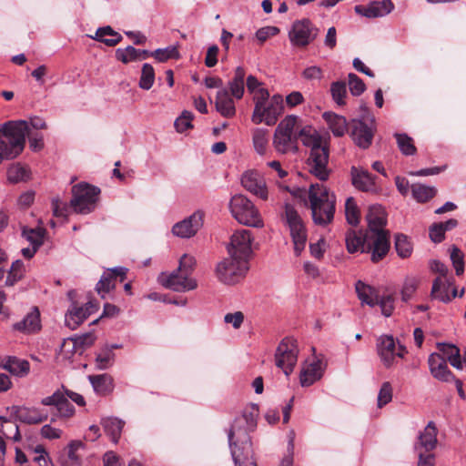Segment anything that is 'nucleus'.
<instances>
[{
    "label": "nucleus",
    "mask_w": 466,
    "mask_h": 466,
    "mask_svg": "<svg viewBox=\"0 0 466 466\" xmlns=\"http://www.w3.org/2000/svg\"><path fill=\"white\" fill-rule=\"evenodd\" d=\"M299 137L302 144L310 149L306 161L308 172L320 181H326L330 174L328 166L329 150L327 138L309 126L302 127L299 131Z\"/></svg>",
    "instance_id": "f257e3e1"
},
{
    "label": "nucleus",
    "mask_w": 466,
    "mask_h": 466,
    "mask_svg": "<svg viewBox=\"0 0 466 466\" xmlns=\"http://www.w3.org/2000/svg\"><path fill=\"white\" fill-rule=\"evenodd\" d=\"M369 232L367 239L369 249L371 251V260L378 262L386 256L390 249V234L384 229L387 223V213L380 205H372L370 207L366 215Z\"/></svg>",
    "instance_id": "f03ea898"
},
{
    "label": "nucleus",
    "mask_w": 466,
    "mask_h": 466,
    "mask_svg": "<svg viewBox=\"0 0 466 466\" xmlns=\"http://www.w3.org/2000/svg\"><path fill=\"white\" fill-rule=\"evenodd\" d=\"M336 197L322 184H311L308 190L307 205L311 210L313 222L326 226L332 222L335 214Z\"/></svg>",
    "instance_id": "7ed1b4c3"
},
{
    "label": "nucleus",
    "mask_w": 466,
    "mask_h": 466,
    "mask_svg": "<svg viewBox=\"0 0 466 466\" xmlns=\"http://www.w3.org/2000/svg\"><path fill=\"white\" fill-rule=\"evenodd\" d=\"M28 124L25 120L7 121L0 126V157L15 158L24 149Z\"/></svg>",
    "instance_id": "20e7f679"
},
{
    "label": "nucleus",
    "mask_w": 466,
    "mask_h": 466,
    "mask_svg": "<svg viewBox=\"0 0 466 466\" xmlns=\"http://www.w3.org/2000/svg\"><path fill=\"white\" fill-rule=\"evenodd\" d=\"M284 111V102L281 95H273L260 92V96L254 102V109L251 120L254 124L264 123L267 126H274Z\"/></svg>",
    "instance_id": "39448f33"
},
{
    "label": "nucleus",
    "mask_w": 466,
    "mask_h": 466,
    "mask_svg": "<svg viewBox=\"0 0 466 466\" xmlns=\"http://www.w3.org/2000/svg\"><path fill=\"white\" fill-rule=\"evenodd\" d=\"M231 455L236 466H257L250 438L246 430L234 424L228 432Z\"/></svg>",
    "instance_id": "423d86ee"
},
{
    "label": "nucleus",
    "mask_w": 466,
    "mask_h": 466,
    "mask_svg": "<svg viewBox=\"0 0 466 466\" xmlns=\"http://www.w3.org/2000/svg\"><path fill=\"white\" fill-rule=\"evenodd\" d=\"M228 207L231 215L238 223L257 228L264 227L259 210L245 195H234L229 200Z\"/></svg>",
    "instance_id": "0eeeda50"
},
{
    "label": "nucleus",
    "mask_w": 466,
    "mask_h": 466,
    "mask_svg": "<svg viewBox=\"0 0 466 466\" xmlns=\"http://www.w3.org/2000/svg\"><path fill=\"white\" fill-rule=\"evenodd\" d=\"M298 116L289 115L285 116L278 125L273 136V147L279 154L297 152V141L299 138L295 133Z\"/></svg>",
    "instance_id": "6e6552de"
},
{
    "label": "nucleus",
    "mask_w": 466,
    "mask_h": 466,
    "mask_svg": "<svg viewBox=\"0 0 466 466\" xmlns=\"http://www.w3.org/2000/svg\"><path fill=\"white\" fill-rule=\"evenodd\" d=\"M71 206L76 213L87 214L96 206L100 189L87 183H79L72 188Z\"/></svg>",
    "instance_id": "1a4fd4ad"
},
{
    "label": "nucleus",
    "mask_w": 466,
    "mask_h": 466,
    "mask_svg": "<svg viewBox=\"0 0 466 466\" xmlns=\"http://www.w3.org/2000/svg\"><path fill=\"white\" fill-rule=\"evenodd\" d=\"M377 354L387 369L396 363L397 359H403L407 354L406 348L400 344L391 335H381L376 342Z\"/></svg>",
    "instance_id": "9d476101"
},
{
    "label": "nucleus",
    "mask_w": 466,
    "mask_h": 466,
    "mask_svg": "<svg viewBox=\"0 0 466 466\" xmlns=\"http://www.w3.org/2000/svg\"><path fill=\"white\" fill-rule=\"evenodd\" d=\"M318 35L319 28L308 18L294 21L288 32L290 45L296 48L308 46Z\"/></svg>",
    "instance_id": "9b49d317"
},
{
    "label": "nucleus",
    "mask_w": 466,
    "mask_h": 466,
    "mask_svg": "<svg viewBox=\"0 0 466 466\" xmlns=\"http://www.w3.org/2000/svg\"><path fill=\"white\" fill-rule=\"evenodd\" d=\"M298 341L290 337L283 339L275 352V364L286 376L291 374L298 361Z\"/></svg>",
    "instance_id": "f8f14e48"
},
{
    "label": "nucleus",
    "mask_w": 466,
    "mask_h": 466,
    "mask_svg": "<svg viewBox=\"0 0 466 466\" xmlns=\"http://www.w3.org/2000/svg\"><path fill=\"white\" fill-rule=\"evenodd\" d=\"M248 270V261L232 258L219 262L216 268L218 279L225 284H235L244 278Z\"/></svg>",
    "instance_id": "ddd939ff"
},
{
    "label": "nucleus",
    "mask_w": 466,
    "mask_h": 466,
    "mask_svg": "<svg viewBox=\"0 0 466 466\" xmlns=\"http://www.w3.org/2000/svg\"><path fill=\"white\" fill-rule=\"evenodd\" d=\"M285 213L287 225L289 228V234L293 243L294 254L299 257L305 249L308 241L306 227L301 218L293 208L287 207Z\"/></svg>",
    "instance_id": "4468645a"
},
{
    "label": "nucleus",
    "mask_w": 466,
    "mask_h": 466,
    "mask_svg": "<svg viewBox=\"0 0 466 466\" xmlns=\"http://www.w3.org/2000/svg\"><path fill=\"white\" fill-rule=\"evenodd\" d=\"M254 237L248 229L236 230L230 237L228 252L232 258H239L248 261L252 254Z\"/></svg>",
    "instance_id": "2eb2a0df"
},
{
    "label": "nucleus",
    "mask_w": 466,
    "mask_h": 466,
    "mask_svg": "<svg viewBox=\"0 0 466 466\" xmlns=\"http://www.w3.org/2000/svg\"><path fill=\"white\" fill-rule=\"evenodd\" d=\"M241 186L256 198L267 201L269 198L264 177L255 169L246 170L240 177Z\"/></svg>",
    "instance_id": "dca6fc26"
},
{
    "label": "nucleus",
    "mask_w": 466,
    "mask_h": 466,
    "mask_svg": "<svg viewBox=\"0 0 466 466\" xmlns=\"http://www.w3.org/2000/svg\"><path fill=\"white\" fill-rule=\"evenodd\" d=\"M157 280L163 287L178 292L188 291L197 288V281L190 278L189 274L178 271V268L170 274L162 272Z\"/></svg>",
    "instance_id": "f3484780"
},
{
    "label": "nucleus",
    "mask_w": 466,
    "mask_h": 466,
    "mask_svg": "<svg viewBox=\"0 0 466 466\" xmlns=\"http://www.w3.org/2000/svg\"><path fill=\"white\" fill-rule=\"evenodd\" d=\"M204 223V212L195 211L185 219L176 223L172 228L175 236L181 238H189L197 234Z\"/></svg>",
    "instance_id": "a211bd4d"
},
{
    "label": "nucleus",
    "mask_w": 466,
    "mask_h": 466,
    "mask_svg": "<svg viewBox=\"0 0 466 466\" xmlns=\"http://www.w3.org/2000/svg\"><path fill=\"white\" fill-rule=\"evenodd\" d=\"M367 120H370L371 126L369 127L364 121H354L353 128L351 131V137L355 144L362 148H368L372 142L375 131V117L368 113Z\"/></svg>",
    "instance_id": "6ab92c4d"
},
{
    "label": "nucleus",
    "mask_w": 466,
    "mask_h": 466,
    "mask_svg": "<svg viewBox=\"0 0 466 466\" xmlns=\"http://www.w3.org/2000/svg\"><path fill=\"white\" fill-rule=\"evenodd\" d=\"M127 272V268L124 267H116L104 272L96 286V289L100 297L105 299L106 296L115 289L118 278L120 282L126 279Z\"/></svg>",
    "instance_id": "aec40b11"
},
{
    "label": "nucleus",
    "mask_w": 466,
    "mask_h": 466,
    "mask_svg": "<svg viewBox=\"0 0 466 466\" xmlns=\"http://www.w3.org/2000/svg\"><path fill=\"white\" fill-rule=\"evenodd\" d=\"M96 310V306L92 302L86 303L83 307L73 306L68 309L65 317L66 325L72 330L82 324L89 315Z\"/></svg>",
    "instance_id": "412c9836"
},
{
    "label": "nucleus",
    "mask_w": 466,
    "mask_h": 466,
    "mask_svg": "<svg viewBox=\"0 0 466 466\" xmlns=\"http://www.w3.org/2000/svg\"><path fill=\"white\" fill-rule=\"evenodd\" d=\"M429 368L431 375L441 381H451L453 374L448 368L447 360L440 353H431L428 359Z\"/></svg>",
    "instance_id": "4be33fe9"
},
{
    "label": "nucleus",
    "mask_w": 466,
    "mask_h": 466,
    "mask_svg": "<svg viewBox=\"0 0 466 466\" xmlns=\"http://www.w3.org/2000/svg\"><path fill=\"white\" fill-rule=\"evenodd\" d=\"M457 296V290L452 287L449 278H436L432 283L431 297L441 302H450Z\"/></svg>",
    "instance_id": "5701e85b"
},
{
    "label": "nucleus",
    "mask_w": 466,
    "mask_h": 466,
    "mask_svg": "<svg viewBox=\"0 0 466 466\" xmlns=\"http://www.w3.org/2000/svg\"><path fill=\"white\" fill-rule=\"evenodd\" d=\"M13 329L25 334L36 333L41 329L40 312L36 307L19 321L13 324Z\"/></svg>",
    "instance_id": "b1692460"
},
{
    "label": "nucleus",
    "mask_w": 466,
    "mask_h": 466,
    "mask_svg": "<svg viewBox=\"0 0 466 466\" xmlns=\"http://www.w3.org/2000/svg\"><path fill=\"white\" fill-rule=\"evenodd\" d=\"M438 429L433 421H430L424 430L419 434L416 451L423 450L426 452L433 451L438 443Z\"/></svg>",
    "instance_id": "393cba45"
},
{
    "label": "nucleus",
    "mask_w": 466,
    "mask_h": 466,
    "mask_svg": "<svg viewBox=\"0 0 466 466\" xmlns=\"http://www.w3.org/2000/svg\"><path fill=\"white\" fill-rule=\"evenodd\" d=\"M215 106L217 111L224 117L231 118L236 115L234 97L226 88H221L217 92Z\"/></svg>",
    "instance_id": "a878e982"
},
{
    "label": "nucleus",
    "mask_w": 466,
    "mask_h": 466,
    "mask_svg": "<svg viewBox=\"0 0 466 466\" xmlns=\"http://www.w3.org/2000/svg\"><path fill=\"white\" fill-rule=\"evenodd\" d=\"M352 185L359 190L370 192L375 189V177L366 169L352 167L350 169Z\"/></svg>",
    "instance_id": "bb28decb"
},
{
    "label": "nucleus",
    "mask_w": 466,
    "mask_h": 466,
    "mask_svg": "<svg viewBox=\"0 0 466 466\" xmlns=\"http://www.w3.org/2000/svg\"><path fill=\"white\" fill-rule=\"evenodd\" d=\"M323 374L322 364L319 360L306 362L299 375V381L302 387H309L319 380Z\"/></svg>",
    "instance_id": "cd10ccee"
},
{
    "label": "nucleus",
    "mask_w": 466,
    "mask_h": 466,
    "mask_svg": "<svg viewBox=\"0 0 466 466\" xmlns=\"http://www.w3.org/2000/svg\"><path fill=\"white\" fill-rule=\"evenodd\" d=\"M88 380L94 391L98 395L106 396L114 390V380L112 376L107 373L89 375Z\"/></svg>",
    "instance_id": "c85d7f7f"
},
{
    "label": "nucleus",
    "mask_w": 466,
    "mask_h": 466,
    "mask_svg": "<svg viewBox=\"0 0 466 466\" xmlns=\"http://www.w3.org/2000/svg\"><path fill=\"white\" fill-rule=\"evenodd\" d=\"M17 418L27 424H38L47 420V413L38 408L22 407L17 410Z\"/></svg>",
    "instance_id": "c756f323"
},
{
    "label": "nucleus",
    "mask_w": 466,
    "mask_h": 466,
    "mask_svg": "<svg viewBox=\"0 0 466 466\" xmlns=\"http://www.w3.org/2000/svg\"><path fill=\"white\" fill-rule=\"evenodd\" d=\"M149 56V51L137 49L131 46L126 48H117L116 50V57L124 64L133 61L146 59Z\"/></svg>",
    "instance_id": "7c9ffc66"
},
{
    "label": "nucleus",
    "mask_w": 466,
    "mask_h": 466,
    "mask_svg": "<svg viewBox=\"0 0 466 466\" xmlns=\"http://www.w3.org/2000/svg\"><path fill=\"white\" fill-rule=\"evenodd\" d=\"M323 118L334 136L342 137L347 132L348 123L344 116L331 112H325Z\"/></svg>",
    "instance_id": "2f4dec72"
},
{
    "label": "nucleus",
    "mask_w": 466,
    "mask_h": 466,
    "mask_svg": "<svg viewBox=\"0 0 466 466\" xmlns=\"http://www.w3.org/2000/svg\"><path fill=\"white\" fill-rule=\"evenodd\" d=\"M245 70L241 66L235 69L233 78L228 82L229 94L236 99L243 97L245 92Z\"/></svg>",
    "instance_id": "473e14b6"
},
{
    "label": "nucleus",
    "mask_w": 466,
    "mask_h": 466,
    "mask_svg": "<svg viewBox=\"0 0 466 466\" xmlns=\"http://www.w3.org/2000/svg\"><path fill=\"white\" fill-rule=\"evenodd\" d=\"M355 289L361 303H365L370 307H374L378 304L379 295L374 288L359 280L355 285Z\"/></svg>",
    "instance_id": "72a5a7b5"
},
{
    "label": "nucleus",
    "mask_w": 466,
    "mask_h": 466,
    "mask_svg": "<svg viewBox=\"0 0 466 466\" xmlns=\"http://www.w3.org/2000/svg\"><path fill=\"white\" fill-rule=\"evenodd\" d=\"M269 141L268 130L262 127H257L252 130V144L254 150L259 156L267 153Z\"/></svg>",
    "instance_id": "f704fd0d"
},
{
    "label": "nucleus",
    "mask_w": 466,
    "mask_h": 466,
    "mask_svg": "<svg viewBox=\"0 0 466 466\" xmlns=\"http://www.w3.org/2000/svg\"><path fill=\"white\" fill-rule=\"evenodd\" d=\"M102 426L105 432L110 437L114 443H117L125 422L115 417H109L102 420Z\"/></svg>",
    "instance_id": "c9c22d12"
},
{
    "label": "nucleus",
    "mask_w": 466,
    "mask_h": 466,
    "mask_svg": "<svg viewBox=\"0 0 466 466\" xmlns=\"http://www.w3.org/2000/svg\"><path fill=\"white\" fill-rule=\"evenodd\" d=\"M92 38L104 43L107 46H115L122 40V35L114 31L111 26L100 27L96 30L95 36Z\"/></svg>",
    "instance_id": "e433bc0d"
},
{
    "label": "nucleus",
    "mask_w": 466,
    "mask_h": 466,
    "mask_svg": "<svg viewBox=\"0 0 466 466\" xmlns=\"http://www.w3.org/2000/svg\"><path fill=\"white\" fill-rule=\"evenodd\" d=\"M438 349L446 357L447 360H449L453 368L462 370V362L459 348L453 344L439 343Z\"/></svg>",
    "instance_id": "4c0bfd02"
},
{
    "label": "nucleus",
    "mask_w": 466,
    "mask_h": 466,
    "mask_svg": "<svg viewBox=\"0 0 466 466\" xmlns=\"http://www.w3.org/2000/svg\"><path fill=\"white\" fill-rule=\"evenodd\" d=\"M3 368L15 376L23 377L29 372L30 364L27 360L9 357L3 365Z\"/></svg>",
    "instance_id": "58836bf2"
},
{
    "label": "nucleus",
    "mask_w": 466,
    "mask_h": 466,
    "mask_svg": "<svg viewBox=\"0 0 466 466\" xmlns=\"http://www.w3.org/2000/svg\"><path fill=\"white\" fill-rule=\"evenodd\" d=\"M346 247H347V250L350 252V253H355V252H358V251H361V252H364L365 251V242L368 241V244L370 243L368 239H367V237L364 238L361 235V233H357L356 231L354 230H351V231H349L346 235ZM368 251L369 252H371L369 248H368Z\"/></svg>",
    "instance_id": "ea45409f"
},
{
    "label": "nucleus",
    "mask_w": 466,
    "mask_h": 466,
    "mask_svg": "<svg viewBox=\"0 0 466 466\" xmlns=\"http://www.w3.org/2000/svg\"><path fill=\"white\" fill-rule=\"evenodd\" d=\"M394 8L390 0L373 1L368 5L370 18L381 17L390 14Z\"/></svg>",
    "instance_id": "a19ab883"
},
{
    "label": "nucleus",
    "mask_w": 466,
    "mask_h": 466,
    "mask_svg": "<svg viewBox=\"0 0 466 466\" xmlns=\"http://www.w3.org/2000/svg\"><path fill=\"white\" fill-rule=\"evenodd\" d=\"M411 194L418 202H426L436 195V188L424 184L416 183L410 186Z\"/></svg>",
    "instance_id": "79ce46f5"
},
{
    "label": "nucleus",
    "mask_w": 466,
    "mask_h": 466,
    "mask_svg": "<svg viewBox=\"0 0 466 466\" xmlns=\"http://www.w3.org/2000/svg\"><path fill=\"white\" fill-rule=\"evenodd\" d=\"M400 151L405 156H413L416 153V147L413 139L405 133H396L394 135Z\"/></svg>",
    "instance_id": "37998d69"
},
{
    "label": "nucleus",
    "mask_w": 466,
    "mask_h": 466,
    "mask_svg": "<svg viewBox=\"0 0 466 466\" xmlns=\"http://www.w3.org/2000/svg\"><path fill=\"white\" fill-rule=\"evenodd\" d=\"M76 353L82 354L83 351L77 347L73 338L64 339L61 347L59 356L63 360L71 361Z\"/></svg>",
    "instance_id": "c03bdc74"
},
{
    "label": "nucleus",
    "mask_w": 466,
    "mask_h": 466,
    "mask_svg": "<svg viewBox=\"0 0 466 466\" xmlns=\"http://www.w3.org/2000/svg\"><path fill=\"white\" fill-rule=\"evenodd\" d=\"M149 56H154L158 62H166L172 58L177 59L180 56L177 46H168L165 48H158L152 53L149 52Z\"/></svg>",
    "instance_id": "a18cd8bd"
},
{
    "label": "nucleus",
    "mask_w": 466,
    "mask_h": 466,
    "mask_svg": "<svg viewBox=\"0 0 466 466\" xmlns=\"http://www.w3.org/2000/svg\"><path fill=\"white\" fill-rule=\"evenodd\" d=\"M28 177L27 168L21 164H14L7 170V178L12 183L25 181Z\"/></svg>",
    "instance_id": "49530a36"
},
{
    "label": "nucleus",
    "mask_w": 466,
    "mask_h": 466,
    "mask_svg": "<svg viewBox=\"0 0 466 466\" xmlns=\"http://www.w3.org/2000/svg\"><path fill=\"white\" fill-rule=\"evenodd\" d=\"M345 215L346 219L350 224L355 226L360 222V209L357 206L355 199L352 197H350L346 199Z\"/></svg>",
    "instance_id": "de8ad7c7"
},
{
    "label": "nucleus",
    "mask_w": 466,
    "mask_h": 466,
    "mask_svg": "<svg viewBox=\"0 0 466 466\" xmlns=\"http://www.w3.org/2000/svg\"><path fill=\"white\" fill-rule=\"evenodd\" d=\"M115 360V354L112 349H105L96 356V367L103 370L111 367Z\"/></svg>",
    "instance_id": "09e8293b"
},
{
    "label": "nucleus",
    "mask_w": 466,
    "mask_h": 466,
    "mask_svg": "<svg viewBox=\"0 0 466 466\" xmlns=\"http://www.w3.org/2000/svg\"><path fill=\"white\" fill-rule=\"evenodd\" d=\"M395 248L398 255L403 258H408L411 255L412 246L407 236L403 234H398L395 238Z\"/></svg>",
    "instance_id": "8fccbe9b"
},
{
    "label": "nucleus",
    "mask_w": 466,
    "mask_h": 466,
    "mask_svg": "<svg viewBox=\"0 0 466 466\" xmlns=\"http://www.w3.org/2000/svg\"><path fill=\"white\" fill-rule=\"evenodd\" d=\"M25 273L24 264L21 260H15L13 262L8 275L5 280L6 286H14L18 280H20Z\"/></svg>",
    "instance_id": "3c124183"
},
{
    "label": "nucleus",
    "mask_w": 466,
    "mask_h": 466,
    "mask_svg": "<svg viewBox=\"0 0 466 466\" xmlns=\"http://www.w3.org/2000/svg\"><path fill=\"white\" fill-rule=\"evenodd\" d=\"M155 82V71L151 65L144 64L142 66L141 76L139 80V86L144 90H148L152 87Z\"/></svg>",
    "instance_id": "603ef678"
},
{
    "label": "nucleus",
    "mask_w": 466,
    "mask_h": 466,
    "mask_svg": "<svg viewBox=\"0 0 466 466\" xmlns=\"http://www.w3.org/2000/svg\"><path fill=\"white\" fill-rule=\"evenodd\" d=\"M45 230L42 228L23 229V236L34 247H40L43 243Z\"/></svg>",
    "instance_id": "864d4df0"
},
{
    "label": "nucleus",
    "mask_w": 466,
    "mask_h": 466,
    "mask_svg": "<svg viewBox=\"0 0 466 466\" xmlns=\"http://www.w3.org/2000/svg\"><path fill=\"white\" fill-rule=\"evenodd\" d=\"M393 389L389 381H385L381 384L378 393L377 405L379 408H382L392 400Z\"/></svg>",
    "instance_id": "5fc2aeb1"
},
{
    "label": "nucleus",
    "mask_w": 466,
    "mask_h": 466,
    "mask_svg": "<svg viewBox=\"0 0 466 466\" xmlns=\"http://www.w3.org/2000/svg\"><path fill=\"white\" fill-rule=\"evenodd\" d=\"M247 88L248 91L252 94L254 102L257 101V97L260 96V92L269 94L268 90L263 86V83L252 75L247 77Z\"/></svg>",
    "instance_id": "6e6d98bb"
},
{
    "label": "nucleus",
    "mask_w": 466,
    "mask_h": 466,
    "mask_svg": "<svg viewBox=\"0 0 466 466\" xmlns=\"http://www.w3.org/2000/svg\"><path fill=\"white\" fill-rule=\"evenodd\" d=\"M419 285V279L415 277H408L405 279L401 289V299L408 301L415 293Z\"/></svg>",
    "instance_id": "4d7b16f0"
},
{
    "label": "nucleus",
    "mask_w": 466,
    "mask_h": 466,
    "mask_svg": "<svg viewBox=\"0 0 466 466\" xmlns=\"http://www.w3.org/2000/svg\"><path fill=\"white\" fill-rule=\"evenodd\" d=\"M193 114L190 111H183L182 114L175 120L174 126L177 132L182 133L193 127Z\"/></svg>",
    "instance_id": "13d9d810"
},
{
    "label": "nucleus",
    "mask_w": 466,
    "mask_h": 466,
    "mask_svg": "<svg viewBox=\"0 0 466 466\" xmlns=\"http://www.w3.org/2000/svg\"><path fill=\"white\" fill-rule=\"evenodd\" d=\"M330 93L333 100L339 106L345 104V97L347 94L346 84L344 82H334L330 86Z\"/></svg>",
    "instance_id": "bf43d9fd"
},
{
    "label": "nucleus",
    "mask_w": 466,
    "mask_h": 466,
    "mask_svg": "<svg viewBox=\"0 0 466 466\" xmlns=\"http://www.w3.org/2000/svg\"><path fill=\"white\" fill-rule=\"evenodd\" d=\"M59 462L61 466H81V460L72 444L68 446L66 454L60 457Z\"/></svg>",
    "instance_id": "052dcab7"
},
{
    "label": "nucleus",
    "mask_w": 466,
    "mask_h": 466,
    "mask_svg": "<svg viewBox=\"0 0 466 466\" xmlns=\"http://www.w3.org/2000/svg\"><path fill=\"white\" fill-rule=\"evenodd\" d=\"M348 78L351 95L356 96H360L366 89L364 82L353 73H350Z\"/></svg>",
    "instance_id": "680f3d73"
},
{
    "label": "nucleus",
    "mask_w": 466,
    "mask_h": 466,
    "mask_svg": "<svg viewBox=\"0 0 466 466\" xmlns=\"http://www.w3.org/2000/svg\"><path fill=\"white\" fill-rule=\"evenodd\" d=\"M451 259L455 268L457 275H461L464 272L463 254L460 248L453 246L451 251Z\"/></svg>",
    "instance_id": "e2e57ef3"
},
{
    "label": "nucleus",
    "mask_w": 466,
    "mask_h": 466,
    "mask_svg": "<svg viewBox=\"0 0 466 466\" xmlns=\"http://www.w3.org/2000/svg\"><path fill=\"white\" fill-rule=\"evenodd\" d=\"M377 305H380L383 316L390 317L394 310V299L390 295L383 296L378 299Z\"/></svg>",
    "instance_id": "0e129e2a"
},
{
    "label": "nucleus",
    "mask_w": 466,
    "mask_h": 466,
    "mask_svg": "<svg viewBox=\"0 0 466 466\" xmlns=\"http://www.w3.org/2000/svg\"><path fill=\"white\" fill-rule=\"evenodd\" d=\"M56 409L61 417L69 418L75 413V408L68 401L66 395H63V398L58 401Z\"/></svg>",
    "instance_id": "69168bd1"
},
{
    "label": "nucleus",
    "mask_w": 466,
    "mask_h": 466,
    "mask_svg": "<svg viewBox=\"0 0 466 466\" xmlns=\"http://www.w3.org/2000/svg\"><path fill=\"white\" fill-rule=\"evenodd\" d=\"M327 243L323 238H319L315 243L309 244V251L312 257L317 259H321L326 251Z\"/></svg>",
    "instance_id": "338daca9"
},
{
    "label": "nucleus",
    "mask_w": 466,
    "mask_h": 466,
    "mask_svg": "<svg viewBox=\"0 0 466 466\" xmlns=\"http://www.w3.org/2000/svg\"><path fill=\"white\" fill-rule=\"evenodd\" d=\"M430 238L434 243H441L445 238V232L440 223L432 224L429 228Z\"/></svg>",
    "instance_id": "774afa93"
}]
</instances>
